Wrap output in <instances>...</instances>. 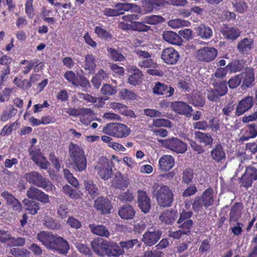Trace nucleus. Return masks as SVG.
<instances>
[{
	"label": "nucleus",
	"mask_w": 257,
	"mask_h": 257,
	"mask_svg": "<svg viewBox=\"0 0 257 257\" xmlns=\"http://www.w3.org/2000/svg\"><path fill=\"white\" fill-rule=\"evenodd\" d=\"M37 238L46 248L59 254H66L69 249L67 240L57 234L42 231L37 234Z\"/></svg>",
	"instance_id": "nucleus-1"
},
{
	"label": "nucleus",
	"mask_w": 257,
	"mask_h": 257,
	"mask_svg": "<svg viewBox=\"0 0 257 257\" xmlns=\"http://www.w3.org/2000/svg\"><path fill=\"white\" fill-rule=\"evenodd\" d=\"M68 151L72 165L75 170L79 172L85 171L87 167V160L83 148L71 142L69 145Z\"/></svg>",
	"instance_id": "nucleus-2"
},
{
	"label": "nucleus",
	"mask_w": 257,
	"mask_h": 257,
	"mask_svg": "<svg viewBox=\"0 0 257 257\" xmlns=\"http://www.w3.org/2000/svg\"><path fill=\"white\" fill-rule=\"evenodd\" d=\"M102 132L113 137L122 138L130 134L131 130L127 125L122 123H109L103 126Z\"/></svg>",
	"instance_id": "nucleus-3"
},
{
	"label": "nucleus",
	"mask_w": 257,
	"mask_h": 257,
	"mask_svg": "<svg viewBox=\"0 0 257 257\" xmlns=\"http://www.w3.org/2000/svg\"><path fill=\"white\" fill-rule=\"evenodd\" d=\"M24 178L27 182L45 189L46 191L52 188L51 182L47 178L43 177L42 175L36 172L32 171L24 175Z\"/></svg>",
	"instance_id": "nucleus-4"
},
{
	"label": "nucleus",
	"mask_w": 257,
	"mask_h": 257,
	"mask_svg": "<svg viewBox=\"0 0 257 257\" xmlns=\"http://www.w3.org/2000/svg\"><path fill=\"white\" fill-rule=\"evenodd\" d=\"M156 200L159 206L169 207L174 201V195L171 189L167 185H162L157 191Z\"/></svg>",
	"instance_id": "nucleus-5"
},
{
	"label": "nucleus",
	"mask_w": 257,
	"mask_h": 257,
	"mask_svg": "<svg viewBox=\"0 0 257 257\" xmlns=\"http://www.w3.org/2000/svg\"><path fill=\"white\" fill-rule=\"evenodd\" d=\"M64 77L69 83L75 87H81L84 91H87L91 87L87 78L83 75H77L72 71H66Z\"/></svg>",
	"instance_id": "nucleus-6"
},
{
	"label": "nucleus",
	"mask_w": 257,
	"mask_h": 257,
	"mask_svg": "<svg viewBox=\"0 0 257 257\" xmlns=\"http://www.w3.org/2000/svg\"><path fill=\"white\" fill-rule=\"evenodd\" d=\"M254 181H257V168L251 165L246 166L244 173L239 179L240 187L247 190L252 186Z\"/></svg>",
	"instance_id": "nucleus-7"
},
{
	"label": "nucleus",
	"mask_w": 257,
	"mask_h": 257,
	"mask_svg": "<svg viewBox=\"0 0 257 257\" xmlns=\"http://www.w3.org/2000/svg\"><path fill=\"white\" fill-rule=\"evenodd\" d=\"M159 142L165 148L177 154H183L187 149L186 144L177 138L172 137L166 140H159Z\"/></svg>",
	"instance_id": "nucleus-8"
},
{
	"label": "nucleus",
	"mask_w": 257,
	"mask_h": 257,
	"mask_svg": "<svg viewBox=\"0 0 257 257\" xmlns=\"http://www.w3.org/2000/svg\"><path fill=\"white\" fill-rule=\"evenodd\" d=\"M112 164L113 162L111 161L106 158L98 162L97 166L95 167V169L101 179L107 180L112 177Z\"/></svg>",
	"instance_id": "nucleus-9"
},
{
	"label": "nucleus",
	"mask_w": 257,
	"mask_h": 257,
	"mask_svg": "<svg viewBox=\"0 0 257 257\" xmlns=\"http://www.w3.org/2000/svg\"><path fill=\"white\" fill-rule=\"evenodd\" d=\"M135 53L140 60L138 66L142 69L159 67V64L151 59V55L147 51L136 50Z\"/></svg>",
	"instance_id": "nucleus-10"
},
{
	"label": "nucleus",
	"mask_w": 257,
	"mask_h": 257,
	"mask_svg": "<svg viewBox=\"0 0 257 257\" xmlns=\"http://www.w3.org/2000/svg\"><path fill=\"white\" fill-rule=\"evenodd\" d=\"M218 52L213 47H205L196 52V58L199 61L209 62L215 59Z\"/></svg>",
	"instance_id": "nucleus-11"
},
{
	"label": "nucleus",
	"mask_w": 257,
	"mask_h": 257,
	"mask_svg": "<svg viewBox=\"0 0 257 257\" xmlns=\"http://www.w3.org/2000/svg\"><path fill=\"white\" fill-rule=\"evenodd\" d=\"M162 231L153 227H151L143 235V241L148 246L155 245L160 239Z\"/></svg>",
	"instance_id": "nucleus-12"
},
{
	"label": "nucleus",
	"mask_w": 257,
	"mask_h": 257,
	"mask_svg": "<svg viewBox=\"0 0 257 257\" xmlns=\"http://www.w3.org/2000/svg\"><path fill=\"white\" fill-rule=\"evenodd\" d=\"M29 151L31 159L35 164L42 169L48 168L50 164L46 157L43 156L40 149H32V147H30Z\"/></svg>",
	"instance_id": "nucleus-13"
},
{
	"label": "nucleus",
	"mask_w": 257,
	"mask_h": 257,
	"mask_svg": "<svg viewBox=\"0 0 257 257\" xmlns=\"http://www.w3.org/2000/svg\"><path fill=\"white\" fill-rule=\"evenodd\" d=\"M137 201L142 212L145 214L149 212L151 208V201L146 191L141 190L138 191Z\"/></svg>",
	"instance_id": "nucleus-14"
},
{
	"label": "nucleus",
	"mask_w": 257,
	"mask_h": 257,
	"mask_svg": "<svg viewBox=\"0 0 257 257\" xmlns=\"http://www.w3.org/2000/svg\"><path fill=\"white\" fill-rule=\"evenodd\" d=\"M161 59L166 64L174 65L180 58L179 53L173 47L164 49L161 53Z\"/></svg>",
	"instance_id": "nucleus-15"
},
{
	"label": "nucleus",
	"mask_w": 257,
	"mask_h": 257,
	"mask_svg": "<svg viewBox=\"0 0 257 257\" xmlns=\"http://www.w3.org/2000/svg\"><path fill=\"white\" fill-rule=\"evenodd\" d=\"M92 249L96 254L103 256L107 253L108 242L102 238H95L91 243Z\"/></svg>",
	"instance_id": "nucleus-16"
},
{
	"label": "nucleus",
	"mask_w": 257,
	"mask_h": 257,
	"mask_svg": "<svg viewBox=\"0 0 257 257\" xmlns=\"http://www.w3.org/2000/svg\"><path fill=\"white\" fill-rule=\"evenodd\" d=\"M26 195L29 199L34 201L37 200L43 203L49 202V195L34 186H31L28 189Z\"/></svg>",
	"instance_id": "nucleus-17"
},
{
	"label": "nucleus",
	"mask_w": 257,
	"mask_h": 257,
	"mask_svg": "<svg viewBox=\"0 0 257 257\" xmlns=\"http://www.w3.org/2000/svg\"><path fill=\"white\" fill-rule=\"evenodd\" d=\"M253 99L251 96H247L240 100L237 105L235 115L239 116L250 109L253 106Z\"/></svg>",
	"instance_id": "nucleus-18"
},
{
	"label": "nucleus",
	"mask_w": 257,
	"mask_h": 257,
	"mask_svg": "<svg viewBox=\"0 0 257 257\" xmlns=\"http://www.w3.org/2000/svg\"><path fill=\"white\" fill-rule=\"evenodd\" d=\"M171 107L173 111L178 114L190 117L193 111L192 108L183 101H175L171 103Z\"/></svg>",
	"instance_id": "nucleus-19"
},
{
	"label": "nucleus",
	"mask_w": 257,
	"mask_h": 257,
	"mask_svg": "<svg viewBox=\"0 0 257 257\" xmlns=\"http://www.w3.org/2000/svg\"><path fill=\"white\" fill-rule=\"evenodd\" d=\"M94 206L95 209L102 214L110 212L112 205L110 200L104 197H98L95 201Z\"/></svg>",
	"instance_id": "nucleus-20"
},
{
	"label": "nucleus",
	"mask_w": 257,
	"mask_h": 257,
	"mask_svg": "<svg viewBox=\"0 0 257 257\" xmlns=\"http://www.w3.org/2000/svg\"><path fill=\"white\" fill-rule=\"evenodd\" d=\"M254 47V43L250 38H244L237 43V50L238 52L244 56L248 55Z\"/></svg>",
	"instance_id": "nucleus-21"
},
{
	"label": "nucleus",
	"mask_w": 257,
	"mask_h": 257,
	"mask_svg": "<svg viewBox=\"0 0 257 257\" xmlns=\"http://www.w3.org/2000/svg\"><path fill=\"white\" fill-rule=\"evenodd\" d=\"M242 74L243 80L241 86V88L243 89H246L252 87L255 80L253 69L247 67L244 69Z\"/></svg>",
	"instance_id": "nucleus-22"
},
{
	"label": "nucleus",
	"mask_w": 257,
	"mask_h": 257,
	"mask_svg": "<svg viewBox=\"0 0 257 257\" xmlns=\"http://www.w3.org/2000/svg\"><path fill=\"white\" fill-rule=\"evenodd\" d=\"M153 92L157 95H164L165 97H170L173 95L174 89L170 85L157 82L153 88Z\"/></svg>",
	"instance_id": "nucleus-23"
},
{
	"label": "nucleus",
	"mask_w": 257,
	"mask_h": 257,
	"mask_svg": "<svg viewBox=\"0 0 257 257\" xmlns=\"http://www.w3.org/2000/svg\"><path fill=\"white\" fill-rule=\"evenodd\" d=\"M128 72L132 73L128 79V83L134 86L138 85L141 82L143 76L142 71L135 66H130Z\"/></svg>",
	"instance_id": "nucleus-24"
},
{
	"label": "nucleus",
	"mask_w": 257,
	"mask_h": 257,
	"mask_svg": "<svg viewBox=\"0 0 257 257\" xmlns=\"http://www.w3.org/2000/svg\"><path fill=\"white\" fill-rule=\"evenodd\" d=\"M174 164L175 160L173 156L164 155L159 160V169L161 171H168L173 167Z\"/></svg>",
	"instance_id": "nucleus-25"
},
{
	"label": "nucleus",
	"mask_w": 257,
	"mask_h": 257,
	"mask_svg": "<svg viewBox=\"0 0 257 257\" xmlns=\"http://www.w3.org/2000/svg\"><path fill=\"white\" fill-rule=\"evenodd\" d=\"M163 39L168 43L177 46H181L183 43L182 38L176 33L171 31L163 32Z\"/></svg>",
	"instance_id": "nucleus-26"
},
{
	"label": "nucleus",
	"mask_w": 257,
	"mask_h": 257,
	"mask_svg": "<svg viewBox=\"0 0 257 257\" xmlns=\"http://www.w3.org/2000/svg\"><path fill=\"white\" fill-rule=\"evenodd\" d=\"M177 217V211L172 209L162 211L159 215V220L165 224H172Z\"/></svg>",
	"instance_id": "nucleus-27"
},
{
	"label": "nucleus",
	"mask_w": 257,
	"mask_h": 257,
	"mask_svg": "<svg viewBox=\"0 0 257 257\" xmlns=\"http://www.w3.org/2000/svg\"><path fill=\"white\" fill-rule=\"evenodd\" d=\"M164 5V0H145L142 2V7L145 13H150Z\"/></svg>",
	"instance_id": "nucleus-28"
},
{
	"label": "nucleus",
	"mask_w": 257,
	"mask_h": 257,
	"mask_svg": "<svg viewBox=\"0 0 257 257\" xmlns=\"http://www.w3.org/2000/svg\"><path fill=\"white\" fill-rule=\"evenodd\" d=\"M210 155L216 162H221L226 158L225 152L220 143L216 145L210 152Z\"/></svg>",
	"instance_id": "nucleus-29"
},
{
	"label": "nucleus",
	"mask_w": 257,
	"mask_h": 257,
	"mask_svg": "<svg viewBox=\"0 0 257 257\" xmlns=\"http://www.w3.org/2000/svg\"><path fill=\"white\" fill-rule=\"evenodd\" d=\"M215 195L212 188L209 187L202 194L201 198L204 203V207L207 209L214 204Z\"/></svg>",
	"instance_id": "nucleus-30"
},
{
	"label": "nucleus",
	"mask_w": 257,
	"mask_h": 257,
	"mask_svg": "<svg viewBox=\"0 0 257 257\" xmlns=\"http://www.w3.org/2000/svg\"><path fill=\"white\" fill-rule=\"evenodd\" d=\"M242 208V203L241 202H235L232 205L229 214V221L230 223L237 221L240 217V213Z\"/></svg>",
	"instance_id": "nucleus-31"
},
{
	"label": "nucleus",
	"mask_w": 257,
	"mask_h": 257,
	"mask_svg": "<svg viewBox=\"0 0 257 257\" xmlns=\"http://www.w3.org/2000/svg\"><path fill=\"white\" fill-rule=\"evenodd\" d=\"M136 211L133 207L130 205H123L118 210V215L124 219H131L134 217Z\"/></svg>",
	"instance_id": "nucleus-32"
},
{
	"label": "nucleus",
	"mask_w": 257,
	"mask_h": 257,
	"mask_svg": "<svg viewBox=\"0 0 257 257\" xmlns=\"http://www.w3.org/2000/svg\"><path fill=\"white\" fill-rule=\"evenodd\" d=\"M89 228L93 233L105 237H108L110 233L108 229L103 225H96L90 224L88 225Z\"/></svg>",
	"instance_id": "nucleus-33"
},
{
	"label": "nucleus",
	"mask_w": 257,
	"mask_h": 257,
	"mask_svg": "<svg viewBox=\"0 0 257 257\" xmlns=\"http://www.w3.org/2000/svg\"><path fill=\"white\" fill-rule=\"evenodd\" d=\"M194 137L198 142L205 146H211L213 144V140L211 135L208 133H204L199 131L195 132Z\"/></svg>",
	"instance_id": "nucleus-34"
},
{
	"label": "nucleus",
	"mask_w": 257,
	"mask_h": 257,
	"mask_svg": "<svg viewBox=\"0 0 257 257\" xmlns=\"http://www.w3.org/2000/svg\"><path fill=\"white\" fill-rule=\"evenodd\" d=\"M197 35L203 39H210L212 36V29L205 25H200L195 29Z\"/></svg>",
	"instance_id": "nucleus-35"
},
{
	"label": "nucleus",
	"mask_w": 257,
	"mask_h": 257,
	"mask_svg": "<svg viewBox=\"0 0 257 257\" xmlns=\"http://www.w3.org/2000/svg\"><path fill=\"white\" fill-rule=\"evenodd\" d=\"M96 60L92 54H86L85 56V64L84 68L89 73H94L96 69Z\"/></svg>",
	"instance_id": "nucleus-36"
},
{
	"label": "nucleus",
	"mask_w": 257,
	"mask_h": 257,
	"mask_svg": "<svg viewBox=\"0 0 257 257\" xmlns=\"http://www.w3.org/2000/svg\"><path fill=\"white\" fill-rule=\"evenodd\" d=\"M94 33L97 36L101 39L106 41H110L113 38L112 34L102 28L101 24L96 26L94 29Z\"/></svg>",
	"instance_id": "nucleus-37"
},
{
	"label": "nucleus",
	"mask_w": 257,
	"mask_h": 257,
	"mask_svg": "<svg viewBox=\"0 0 257 257\" xmlns=\"http://www.w3.org/2000/svg\"><path fill=\"white\" fill-rule=\"evenodd\" d=\"M23 203L25 206L26 210L28 211L32 215H35L40 209V204L34 200H30L28 199H24Z\"/></svg>",
	"instance_id": "nucleus-38"
},
{
	"label": "nucleus",
	"mask_w": 257,
	"mask_h": 257,
	"mask_svg": "<svg viewBox=\"0 0 257 257\" xmlns=\"http://www.w3.org/2000/svg\"><path fill=\"white\" fill-rule=\"evenodd\" d=\"M248 128V135H242L240 138V140L242 142L247 141L250 139H253L257 137V123H252L246 125Z\"/></svg>",
	"instance_id": "nucleus-39"
},
{
	"label": "nucleus",
	"mask_w": 257,
	"mask_h": 257,
	"mask_svg": "<svg viewBox=\"0 0 257 257\" xmlns=\"http://www.w3.org/2000/svg\"><path fill=\"white\" fill-rule=\"evenodd\" d=\"M123 251L121 246L115 242L108 243L107 255L108 256H118L122 254Z\"/></svg>",
	"instance_id": "nucleus-40"
},
{
	"label": "nucleus",
	"mask_w": 257,
	"mask_h": 257,
	"mask_svg": "<svg viewBox=\"0 0 257 257\" xmlns=\"http://www.w3.org/2000/svg\"><path fill=\"white\" fill-rule=\"evenodd\" d=\"M145 20L142 22L138 21L132 22L130 25V29L134 31L140 32H147L151 30L150 26L146 25Z\"/></svg>",
	"instance_id": "nucleus-41"
},
{
	"label": "nucleus",
	"mask_w": 257,
	"mask_h": 257,
	"mask_svg": "<svg viewBox=\"0 0 257 257\" xmlns=\"http://www.w3.org/2000/svg\"><path fill=\"white\" fill-rule=\"evenodd\" d=\"M226 67L228 71L231 73L241 71L244 67V65L241 60L235 59L228 63Z\"/></svg>",
	"instance_id": "nucleus-42"
},
{
	"label": "nucleus",
	"mask_w": 257,
	"mask_h": 257,
	"mask_svg": "<svg viewBox=\"0 0 257 257\" xmlns=\"http://www.w3.org/2000/svg\"><path fill=\"white\" fill-rule=\"evenodd\" d=\"M213 89L218 92L222 96H224L228 92L227 82L226 81H218L214 79L212 83Z\"/></svg>",
	"instance_id": "nucleus-43"
},
{
	"label": "nucleus",
	"mask_w": 257,
	"mask_h": 257,
	"mask_svg": "<svg viewBox=\"0 0 257 257\" xmlns=\"http://www.w3.org/2000/svg\"><path fill=\"white\" fill-rule=\"evenodd\" d=\"M223 35L228 39L235 40L240 35V31L236 28L226 27Z\"/></svg>",
	"instance_id": "nucleus-44"
},
{
	"label": "nucleus",
	"mask_w": 257,
	"mask_h": 257,
	"mask_svg": "<svg viewBox=\"0 0 257 257\" xmlns=\"http://www.w3.org/2000/svg\"><path fill=\"white\" fill-rule=\"evenodd\" d=\"M130 181L128 178L124 177L123 176H120L116 177L113 180L112 186L115 188L124 189L127 187Z\"/></svg>",
	"instance_id": "nucleus-45"
},
{
	"label": "nucleus",
	"mask_w": 257,
	"mask_h": 257,
	"mask_svg": "<svg viewBox=\"0 0 257 257\" xmlns=\"http://www.w3.org/2000/svg\"><path fill=\"white\" fill-rule=\"evenodd\" d=\"M119 244L121 246L123 253L125 251H126L130 249H133L135 245H137L138 247L141 246V244L137 239L120 241L119 242Z\"/></svg>",
	"instance_id": "nucleus-46"
},
{
	"label": "nucleus",
	"mask_w": 257,
	"mask_h": 257,
	"mask_svg": "<svg viewBox=\"0 0 257 257\" xmlns=\"http://www.w3.org/2000/svg\"><path fill=\"white\" fill-rule=\"evenodd\" d=\"M145 23L146 24L156 25L165 22V19L160 15H152L147 16L144 18Z\"/></svg>",
	"instance_id": "nucleus-47"
},
{
	"label": "nucleus",
	"mask_w": 257,
	"mask_h": 257,
	"mask_svg": "<svg viewBox=\"0 0 257 257\" xmlns=\"http://www.w3.org/2000/svg\"><path fill=\"white\" fill-rule=\"evenodd\" d=\"M136 7L137 5L132 3H117L115 5V8L119 12V16L124 14L125 12L132 10Z\"/></svg>",
	"instance_id": "nucleus-48"
},
{
	"label": "nucleus",
	"mask_w": 257,
	"mask_h": 257,
	"mask_svg": "<svg viewBox=\"0 0 257 257\" xmlns=\"http://www.w3.org/2000/svg\"><path fill=\"white\" fill-rule=\"evenodd\" d=\"M69 203L67 201L61 203L57 209V214L62 219L66 218L69 213Z\"/></svg>",
	"instance_id": "nucleus-49"
},
{
	"label": "nucleus",
	"mask_w": 257,
	"mask_h": 257,
	"mask_svg": "<svg viewBox=\"0 0 257 257\" xmlns=\"http://www.w3.org/2000/svg\"><path fill=\"white\" fill-rule=\"evenodd\" d=\"M44 221V225L49 229H58L61 227V224L53 218L47 216Z\"/></svg>",
	"instance_id": "nucleus-50"
},
{
	"label": "nucleus",
	"mask_w": 257,
	"mask_h": 257,
	"mask_svg": "<svg viewBox=\"0 0 257 257\" xmlns=\"http://www.w3.org/2000/svg\"><path fill=\"white\" fill-rule=\"evenodd\" d=\"M178 224L179 229L182 231L184 235H188L190 234L191 229L193 224L192 220H187Z\"/></svg>",
	"instance_id": "nucleus-51"
},
{
	"label": "nucleus",
	"mask_w": 257,
	"mask_h": 257,
	"mask_svg": "<svg viewBox=\"0 0 257 257\" xmlns=\"http://www.w3.org/2000/svg\"><path fill=\"white\" fill-rule=\"evenodd\" d=\"M194 171L191 168H186L182 173V182L186 184L192 182L194 178Z\"/></svg>",
	"instance_id": "nucleus-52"
},
{
	"label": "nucleus",
	"mask_w": 257,
	"mask_h": 257,
	"mask_svg": "<svg viewBox=\"0 0 257 257\" xmlns=\"http://www.w3.org/2000/svg\"><path fill=\"white\" fill-rule=\"evenodd\" d=\"M64 193L72 199H78L80 197L79 194L76 189H74L68 185H65L63 187Z\"/></svg>",
	"instance_id": "nucleus-53"
},
{
	"label": "nucleus",
	"mask_w": 257,
	"mask_h": 257,
	"mask_svg": "<svg viewBox=\"0 0 257 257\" xmlns=\"http://www.w3.org/2000/svg\"><path fill=\"white\" fill-rule=\"evenodd\" d=\"M33 2L34 0H26L25 4V13L30 19H32L35 16Z\"/></svg>",
	"instance_id": "nucleus-54"
},
{
	"label": "nucleus",
	"mask_w": 257,
	"mask_h": 257,
	"mask_svg": "<svg viewBox=\"0 0 257 257\" xmlns=\"http://www.w3.org/2000/svg\"><path fill=\"white\" fill-rule=\"evenodd\" d=\"M190 102L195 106L202 107L205 103L204 97L199 93L193 94L190 99Z\"/></svg>",
	"instance_id": "nucleus-55"
},
{
	"label": "nucleus",
	"mask_w": 257,
	"mask_h": 257,
	"mask_svg": "<svg viewBox=\"0 0 257 257\" xmlns=\"http://www.w3.org/2000/svg\"><path fill=\"white\" fill-rule=\"evenodd\" d=\"M119 95L120 98L125 100H134L137 97V94L134 91L126 88L122 89L119 92Z\"/></svg>",
	"instance_id": "nucleus-56"
},
{
	"label": "nucleus",
	"mask_w": 257,
	"mask_h": 257,
	"mask_svg": "<svg viewBox=\"0 0 257 257\" xmlns=\"http://www.w3.org/2000/svg\"><path fill=\"white\" fill-rule=\"evenodd\" d=\"M110 57L115 61H122L125 59V57L116 50L112 48L107 49Z\"/></svg>",
	"instance_id": "nucleus-57"
},
{
	"label": "nucleus",
	"mask_w": 257,
	"mask_h": 257,
	"mask_svg": "<svg viewBox=\"0 0 257 257\" xmlns=\"http://www.w3.org/2000/svg\"><path fill=\"white\" fill-rule=\"evenodd\" d=\"M169 26L173 28H178L181 27L188 26L190 23L188 21L180 19H173L168 22Z\"/></svg>",
	"instance_id": "nucleus-58"
},
{
	"label": "nucleus",
	"mask_w": 257,
	"mask_h": 257,
	"mask_svg": "<svg viewBox=\"0 0 257 257\" xmlns=\"http://www.w3.org/2000/svg\"><path fill=\"white\" fill-rule=\"evenodd\" d=\"M152 125L158 127L163 126L170 128L172 126V123L170 120L167 119L157 118L153 119Z\"/></svg>",
	"instance_id": "nucleus-59"
},
{
	"label": "nucleus",
	"mask_w": 257,
	"mask_h": 257,
	"mask_svg": "<svg viewBox=\"0 0 257 257\" xmlns=\"http://www.w3.org/2000/svg\"><path fill=\"white\" fill-rule=\"evenodd\" d=\"M84 185L85 189L88 191L91 196H96L97 193L98 189L94 184L92 180H87L84 181Z\"/></svg>",
	"instance_id": "nucleus-60"
},
{
	"label": "nucleus",
	"mask_w": 257,
	"mask_h": 257,
	"mask_svg": "<svg viewBox=\"0 0 257 257\" xmlns=\"http://www.w3.org/2000/svg\"><path fill=\"white\" fill-rule=\"evenodd\" d=\"M17 109L12 106L8 111H4L1 116V120L3 122H6L12 117H14L17 113Z\"/></svg>",
	"instance_id": "nucleus-61"
},
{
	"label": "nucleus",
	"mask_w": 257,
	"mask_h": 257,
	"mask_svg": "<svg viewBox=\"0 0 257 257\" xmlns=\"http://www.w3.org/2000/svg\"><path fill=\"white\" fill-rule=\"evenodd\" d=\"M241 77L239 74L231 77L227 82V84L231 89L237 88L241 83Z\"/></svg>",
	"instance_id": "nucleus-62"
},
{
	"label": "nucleus",
	"mask_w": 257,
	"mask_h": 257,
	"mask_svg": "<svg viewBox=\"0 0 257 257\" xmlns=\"http://www.w3.org/2000/svg\"><path fill=\"white\" fill-rule=\"evenodd\" d=\"M222 96L216 89L211 88L207 90V97L209 100L212 102H217Z\"/></svg>",
	"instance_id": "nucleus-63"
},
{
	"label": "nucleus",
	"mask_w": 257,
	"mask_h": 257,
	"mask_svg": "<svg viewBox=\"0 0 257 257\" xmlns=\"http://www.w3.org/2000/svg\"><path fill=\"white\" fill-rule=\"evenodd\" d=\"M220 120L215 117H213L209 120L208 123V128L212 132L217 133L220 129Z\"/></svg>",
	"instance_id": "nucleus-64"
}]
</instances>
